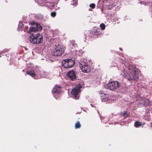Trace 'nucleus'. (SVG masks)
<instances>
[{
  "instance_id": "obj_12",
  "label": "nucleus",
  "mask_w": 152,
  "mask_h": 152,
  "mask_svg": "<svg viewBox=\"0 0 152 152\" xmlns=\"http://www.w3.org/2000/svg\"><path fill=\"white\" fill-rule=\"evenodd\" d=\"M101 99L102 102H107L109 99L110 96L109 95L105 94L101 96Z\"/></svg>"
},
{
  "instance_id": "obj_18",
  "label": "nucleus",
  "mask_w": 152,
  "mask_h": 152,
  "mask_svg": "<svg viewBox=\"0 0 152 152\" xmlns=\"http://www.w3.org/2000/svg\"><path fill=\"white\" fill-rule=\"evenodd\" d=\"M100 27L101 28V29L102 30H103L104 29L105 26V24H104V23H102L100 25Z\"/></svg>"
},
{
  "instance_id": "obj_13",
  "label": "nucleus",
  "mask_w": 152,
  "mask_h": 152,
  "mask_svg": "<svg viewBox=\"0 0 152 152\" xmlns=\"http://www.w3.org/2000/svg\"><path fill=\"white\" fill-rule=\"evenodd\" d=\"M26 74H28L32 77H34L35 76V74L34 71L31 70L30 71H28L26 73Z\"/></svg>"
},
{
  "instance_id": "obj_8",
  "label": "nucleus",
  "mask_w": 152,
  "mask_h": 152,
  "mask_svg": "<svg viewBox=\"0 0 152 152\" xmlns=\"http://www.w3.org/2000/svg\"><path fill=\"white\" fill-rule=\"evenodd\" d=\"M42 29V27L40 24L34 23L32 24V27H30L29 30L27 32L29 34H31L33 32L40 30Z\"/></svg>"
},
{
  "instance_id": "obj_24",
  "label": "nucleus",
  "mask_w": 152,
  "mask_h": 152,
  "mask_svg": "<svg viewBox=\"0 0 152 152\" xmlns=\"http://www.w3.org/2000/svg\"><path fill=\"white\" fill-rule=\"evenodd\" d=\"M140 3L141 4H145L143 2H142V1L140 2Z\"/></svg>"
},
{
  "instance_id": "obj_2",
  "label": "nucleus",
  "mask_w": 152,
  "mask_h": 152,
  "mask_svg": "<svg viewBox=\"0 0 152 152\" xmlns=\"http://www.w3.org/2000/svg\"><path fill=\"white\" fill-rule=\"evenodd\" d=\"M31 42L34 44H39L43 41V37L39 34H31L29 37Z\"/></svg>"
},
{
  "instance_id": "obj_10",
  "label": "nucleus",
  "mask_w": 152,
  "mask_h": 152,
  "mask_svg": "<svg viewBox=\"0 0 152 152\" xmlns=\"http://www.w3.org/2000/svg\"><path fill=\"white\" fill-rule=\"evenodd\" d=\"M140 104H144L145 105H148L150 104L149 101L144 98H141L140 99Z\"/></svg>"
},
{
  "instance_id": "obj_15",
  "label": "nucleus",
  "mask_w": 152,
  "mask_h": 152,
  "mask_svg": "<svg viewBox=\"0 0 152 152\" xmlns=\"http://www.w3.org/2000/svg\"><path fill=\"white\" fill-rule=\"evenodd\" d=\"M80 126V124L79 121L77 122L75 124V129L79 128Z\"/></svg>"
},
{
  "instance_id": "obj_16",
  "label": "nucleus",
  "mask_w": 152,
  "mask_h": 152,
  "mask_svg": "<svg viewBox=\"0 0 152 152\" xmlns=\"http://www.w3.org/2000/svg\"><path fill=\"white\" fill-rule=\"evenodd\" d=\"M135 127H139L141 126V123L139 122H136L134 124Z\"/></svg>"
},
{
  "instance_id": "obj_6",
  "label": "nucleus",
  "mask_w": 152,
  "mask_h": 152,
  "mask_svg": "<svg viewBox=\"0 0 152 152\" xmlns=\"http://www.w3.org/2000/svg\"><path fill=\"white\" fill-rule=\"evenodd\" d=\"M80 67L82 71L85 73H88L90 71L91 67L90 65L88 63L83 62L80 64Z\"/></svg>"
},
{
  "instance_id": "obj_22",
  "label": "nucleus",
  "mask_w": 152,
  "mask_h": 152,
  "mask_svg": "<svg viewBox=\"0 0 152 152\" xmlns=\"http://www.w3.org/2000/svg\"><path fill=\"white\" fill-rule=\"evenodd\" d=\"M22 27L21 26H20V25H19L18 26V30L19 31L20 30H22Z\"/></svg>"
},
{
  "instance_id": "obj_17",
  "label": "nucleus",
  "mask_w": 152,
  "mask_h": 152,
  "mask_svg": "<svg viewBox=\"0 0 152 152\" xmlns=\"http://www.w3.org/2000/svg\"><path fill=\"white\" fill-rule=\"evenodd\" d=\"M71 44L72 46V48H74L77 46V45L76 44L75 41L73 40L71 41Z\"/></svg>"
},
{
  "instance_id": "obj_20",
  "label": "nucleus",
  "mask_w": 152,
  "mask_h": 152,
  "mask_svg": "<svg viewBox=\"0 0 152 152\" xmlns=\"http://www.w3.org/2000/svg\"><path fill=\"white\" fill-rule=\"evenodd\" d=\"M56 15V12H53L51 13V15L53 17H54Z\"/></svg>"
},
{
  "instance_id": "obj_7",
  "label": "nucleus",
  "mask_w": 152,
  "mask_h": 152,
  "mask_svg": "<svg viewBox=\"0 0 152 152\" xmlns=\"http://www.w3.org/2000/svg\"><path fill=\"white\" fill-rule=\"evenodd\" d=\"M120 85V83L118 81H112L107 84V87L109 89L114 90L118 88Z\"/></svg>"
},
{
  "instance_id": "obj_19",
  "label": "nucleus",
  "mask_w": 152,
  "mask_h": 152,
  "mask_svg": "<svg viewBox=\"0 0 152 152\" xmlns=\"http://www.w3.org/2000/svg\"><path fill=\"white\" fill-rule=\"evenodd\" d=\"M95 5L94 4L92 3V4H90V7L93 9H94L95 7Z\"/></svg>"
},
{
  "instance_id": "obj_25",
  "label": "nucleus",
  "mask_w": 152,
  "mask_h": 152,
  "mask_svg": "<svg viewBox=\"0 0 152 152\" xmlns=\"http://www.w3.org/2000/svg\"><path fill=\"white\" fill-rule=\"evenodd\" d=\"M119 49H120V50H121V48H119Z\"/></svg>"
},
{
  "instance_id": "obj_5",
  "label": "nucleus",
  "mask_w": 152,
  "mask_h": 152,
  "mask_svg": "<svg viewBox=\"0 0 152 152\" xmlns=\"http://www.w3.org/2000/svg\"><path fill=\"white\" fill-rule=\"evenodd\" d=\"M63 66L68 68L72 67L75 64V61L72 60V58L64 60L62 61Z\"/></svg>"
},
{
  "instance_id": "obj_3",
  "label": "nucleus",
  "mask_w": 152,
  "mask_h": 152,
  "mask_svg": "<svg viewBox=\"0 0 152 152\" xmlns=\"http://www.w3.org/2000/svg\"><path fill=\"white\" fill-rule=\"evenodd\" d=\"M64 47L59 44L56 47L55 50L52 53V54L55 56H60L64 53Z\"/></svg>"
},
{
  "instance_id": "obj_4",
  "label": "nucleus",
  "mask_w": 152,
  "mask_h": 152,
  "mask_svg": "<svg viewBox=\"0 0 152 152\" xmlns=\"http://www.w3.org/2000/svg\"><path fill=\"white\" fill-rule=\"evenodd\" d=\"M82 88V85L79 84L76 85L75 87L72 90L71 92L72 94L75 99H77L79 98V94L81 91V89Z\"/></svg>"
},
{
  "instance_id": "obj_14",
  "label": "nucleus",
  "mask_w": 152,
  "mask_h": 152,
  "mask_svg": "<svg viewBox=\"0 0 152 152\" xmlns=\"http://www.w3.org/2000/svg\"><path fill=\"white\" fill-rule=\"evenodd\" d=\"M47 73L46 72H42L41 73L40 75L42 77H46L47 78Z\"/></svg>"
},
{
  "instance_id": "obj_9",
  "label": "nucleus",
  "mask_w": 152,
  "mask_h": 152,
  "mask_svg": "<svg viewBox=\"0 0 152 152\" xmlns=\"http://www.w3.org/2000/svg\"><path fill=\"white\" fill-rule=\"evenodd\" d=\"M67 76L68 78L72 80L76 78V74L74 70H71L68 72L67 73Z\"/></svg>"
},
{
  "instance_id": "obj_21",
  "label": "nucleus",
  "mask_w": 152,
  "mask_h": 152,
  "mask_svg": "<svg viewBox=\"0 0 152 152\" xmlns=\"http://www.w3.org/2000/svg\"><path fill=\"white\" fill-rule=\"evenodd\" d=\"M123 114L124 115L125 118H126L128 116V114H127L126 112V111H124V112Z\"/></svg>"
},
{
  "instance_id": "obj_11",
  "label": "nucleus",
  "mask_w": 152,
  "mask_h": 152,
  "mask_svg": "<svg viewBox=\"0 0 152 152\" xmlns=\"http://www.w3.org/2000/svg\"><path fill=\"white\" fill-rule=\"evenodd\" d=\"M61 87L60 86H56L52 90V93L53 94L59 93L61 91Z\"/></svg>"
},
{
  "instance_id": "obj_23",
  "label": "nucleus",
  "mask_w": 152,
  "mask_h": 152,
  "mask_svg": "<svg viewBox=\"0 0 152 152\" xmlns=\"http://www.w3.org/2000/svg\"><path fill=\"white\" fill-rule=\"evenodd\" d=\"M95 32H94V33L96 35H98L99 34V32H98V31L96 30L94 31Z\"/></svg>"
},
{
  "instance_id": "obj_1",
  "label": "nucleus",
  "mask_w": 152,
  "mask_h": 152,
  "mask_svg": "<svg viewBox=\"0 0 152 152\" xmlns=\"http://www.w3.org/2000/svg\"><path fill=\"white\" fill-rule=\"evenodd\" d=\"M127 70L128 71L127 72H130L131 75H129L127 72H125L124 71V76L125 77L129 80L138 79V76L136 73L137 69L134 65L129 64L127 67Z\"/></svg>"
}]
</instances>
